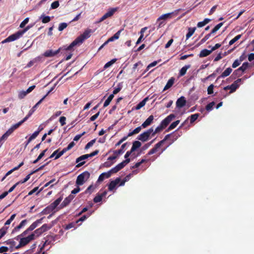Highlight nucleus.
<instances>
[{
    "label": "nucleus",
    "mask_w": 254,
    "mask_h": 254,
    "mask_svg": "<svg viewBox=\"0 0 254 254\" xmlns=\"http://www.w3.org/2000/svg\"><path fill=\"white\" fill-rule=\"evenodd\" d=\"M179 136L180 135L176 131L173 132L172 133L167 134L163 139L156 143L154 145V147L149 151V152L147 154V155L149 156L156 153L158 149L161 146V145H162V144L169 138H170V140L171 141L169 145H170L175 141H176L178 138Z\"/></svg>",
    "instance_id": "obj_1"
},
{
    "label": "nucleus",
    "mask_w": 254,
    "mask_h": 254,
    "mask_svg": "<svg viewBox=\"0 0 254 254\" xmlns=\"http://www.w3.org/2000/svg\"><path fill=\"white\" fill-rule=\"evenodd\" d=\"M93 32L92 29H87L81 34L79 36L77 37L66 48V50L69 51L71 50L73 47L77 45L82 44L83 42L91 36V33Z\"/></svg>",
    "instance_id": "obj_2"
},
{
    "label": "nucleus",
    "mask_w": 254,
    "mask_h": 254,
    "mask_svg": "<svg viewBox=\"0 0 254 254\" xmlns=\"http://www.w3.org/2000/svg\"><path fill=\"white\" fill-rule=\"evenodd\" d=\"M27 121L26 118H24L22 120L19 122L18 123L13 125L8 130L4 133L2 136L0 138V144H1L5 140L7 137L13 132V131L17 129L20 125L24 122Z\"/></svg>",
    "instance_id": "obj_3"
},
{
    "label": "nucleus",
    "mask_w": 254,
    "mask_h": 254,
    "mask_svg": "<svg viewBox=\"0 0 254 254\" xmlns=\"http://www.w3.org/2000/svg\"><path fill=\"white\" fill-rule=\"evenodd\" d=\"M75 145L74 141L71 142L66 147L64 148L61 151L59 152V149L55 151L50 156V158H52L55 156V159H58L61 156H62L66 151L71 149Z\"/></svg>",
    "instance_id": "obj_4"
},
{
    "label": "nucleus",
    "mask_w": 254,
    "mask_h": 254,
    "mask_svg": "<svg viewBox=\"0 0 254 254\" xmlns=\"http://www.w3.org/2000/svg\"><path fill=\"white\" fill-rule=\"evenodd\" d=\"M90 174L88 171H84L82 173L79 175L76 180V184L77 186H81L87 181L90 178Z\"/></svg>",
    "instance_id": "obj_5"
},
{
    "label": "nucleus",
    "mask_w": 254,
    "mask_h": 254,
    "mask_svg": "<svg viewBox=\"0 0 254 254\" xmlns=\"http://www.w3.org/2000/svg\"><path fill=\"white\" fill-rule=\"evenodd\" d=\"M153 132V127H150L147 130L144 131L142 133L140 134L137 137V139L142 142L147 141L150 137V136H152V132Z\"/></svg>",
    "instance_id": "obj_6"
},
{
    "label": "nucleus",
    "mask_w": 254,
    "mask_h": 254,
    "mask_svg": "<svg viewBox=\"0 0 254 254\" xmlns=\"http://www.w3.org/2000/svg\"><path fill=\"white\" fill-rule=\"evenodd\" d=\"M175 117L174 114H171L165 118L160 125L165 129Z\"/></svg>",
    "instance_id": "obj_7"
},
{
    "label": "nucleus",
    "mask_w": 254,
    "mask_h": 254,
    "mask_svg": "<svg viewBox=\"0 0 254 254\" xmlns=\"http://www.w3.org/2000/svg\"><path fill=\"white\" fill-rule=\"evenodd\" d=\"M118 9V7L112 8H110L105 14H104L100 19L99 22H102L108 18V17H110L112 16L116 12Z\"/></svg>",
    "instance_id": "obj_8"
},
{
    "label": "nucleus",
    "mask_w": 254,
    "mask_h": 254,
    "mask_svg": "<svg viewBox=\"0 0 254 254\" xmlns=\"http://www.w3.org/2000/svg\"><path fill=\"white\" fill-rule=\"evenodd\" d=\"M22 35L19 31L16 32V33L9 36L7 38H6L2 43L5 42H9L14 41L18 39H19Z\"/></svg>",
    "instance_id": "obj_9"
},
{
    "label": "nucleus",
    "mask_w": 254,
    "mask_h": 254,
    "mask_svg": "<svg viewBox=\"0 0 254 254\" xmlns=\"http://www.w3.org/2000/svg\"><path fill=\"white\" fill-rule=\"evenodd\" d=\"M33 240H34V234H31L27 237L20 238V242L21 245L22 244L23 246H25Z\"/></svg>",
    "instance_id": "obj_10"
},
{
    "label": "nucleus",
    "mask_w": 254,
    "mask_h": 254,
    "mask_svg": "<svg viewBox=\"0 0 254 254\" xmlns=\"http://www.w3.org/2000/svg\"><path fill=\"white\" fill-rule=\"evenodd\" d=\"M74 197V196L72 194H70L69 196L66 197L61 204L59 209L63 208L68 205Z\"/></svg>",
    "instance_id": "obj_11"
},
{
    "label": "nucleus",
    "mask_w": 254,
    "mask_h": 254,
    "mask_svg": "<svg viewBox=\"0 0 254 254\" xmlns=\"http://www.w3.org/2000/svg\"><path fill=\"white\" fill-rule=\"evenodd\" d=\"M87 158H88L87 154H84V155H81L80 157H78L76 159V163H78L76 165V167L79 168V167H80L81 166H82V165H83L85 164V161L81 162V161L83 160L86 159Z\"/></svg>",
    "instance_id": "obj_12"
},
{
    "label": "nucleus",
    "mask_w": 254,
    "mask_h": 254,
    "mask_svg": "<svg viewBox=\"0 0 254 254\" xmlns=\"http://www.w3.org/2000/svg\"><path fill=\"white\" fill-rule=\"evenodd\" d=\"M63 199V196H61L60 197L55 200L53 203L50 204L48 206L51 209V210L53 211L60 204Z\"/></svg>",
    "instance_id": "obj_13"
},
{
    "label": "nucleus",
    "mask_w": 254,
    "mask_h": 254,
    "mask_svg": "<svg viewBox=\"0 0 254 254\" xmlns=\"http://www.w3.org/2000/svg\"><path fill=\"white\" fill-rule=\"evenodd\" d=\"M45 98V96H44L41 99H40L29 111L28 115L25 117L26 119L27 120L35 112L37 107L42 102V101Z\"/></svg>",
    "instance_id": "obj_14"
},
{
    "label": "nucleus",
    "mask_w": 254,
    "mask_h": 254,
    "mask_svg": "<svg viewBox=\"0 0 254 254\" xmlns=\"http://www.w3.org/2000/svg\"><path fill=\"white\" fill-rule=\"evenodd\" d=\"M186 100L185 97L181 96L176 101V107L177 108L180 109L184 107L186 104Z\"/></svg>",
    "instance_id": "obj_15"
},
{
    "label": "nucleus",
    "mask_w": 254,
    "mask_h": 254,
    "mask_svg": "<svg viewBox=\"0 0 254 254\" xmlns=\"http://www.w3.org/2000/svg\"><path fill=\"white\" fill-rule=\"evenodd\" d=\"M61 48H59L56 51H53L52 50H49L46 51L43 54L45 57H53L60 53Z\"/></svg>",
    "instance_id": "obj_16"
},
{
    "label": "nucleus",
    "mask_w": 254,
    "mask_h": 254,
    "mask_svg": "<svg viewBox=\"0 0 254 254\" xmlns=\"http://www.w3.org/2000/svg\"><path fill=\"white\" fill-rule=\"evenodd\" d=\"M121 181L120 178H117L115 180L111 181L108 185V190L110 191L113 190Z\"/></svg>",
    "instance_id": "obj_17"
},
{
    "label": "nucleus",
    "mask_w": 254,
    "mask_h": 254,
    "mask_svg": "<svg viewBox=\"0 0 254 254\" xmlns=\"http://www.w3.org/2000/svg\"><path fill=\"white\" fill-rule=\"evenodd\" d=\"M154 120V116L150 115L141 125L143 128H146L147 127L150 125Z\"/></svg>",
    "instance_id": "obj_18"
},
{
    "label": "nucleus",
    "mask_w": 254,
    "mask_h": 254,
    "mask_svg": "<svg viewBox=\"0 0 254 254\" xmlns=\"http://www.w3.org/2000/svg\"><path fill=\"white\" fill-rule=\"evenodd\" d=\"M44 217L41 218V219L37 220L36 221L33 222L28 228V230H30V231H33L34 229H35L39 224L42 223V220L43 219Z\"/></svg>",
    "instance_id": "obj_19"
},
{
    "label": "nucleus",
    "mask_w": 254,
    "mask_h": 254,
    "mask_svg": "<svg viewBox=\"0 0 254 254\" xmlns=\"http://www.w3.org/2000/svg\"><path fill=\"white\" fill-rule=\"evenodd\" d=\"M111 177L109 172L102 173L99 177L97 182L100 183L104 181L105 178H109Z\"/></svg>",
    "instance_id": "obj_20"
},
{
    "label": "nucleus",
    "mask_w": 254,
    "mask_h": 254,
    "mask_svg": "<svg viewBox=\"0 0 254 254\" xmlns=\"http://www.w3.org/2000/svg\"><path fill=\"white\" fill-rule=\"evenodd\" d=\"M27 220L24 219L22 220L20 223L15 227L12 230V233H14L15 232L18 231L21 228H22L23 227H24L27 223Z\"/></svg>",
    "instance_id": "obj_21"
},
{
    "label": "nucleus",
    "mask_w": 254,
    "mask_h": 254,
    "mask_svg": "<svg viewBox=\"0 0 254 254\" xmlns=\"http://www.w3.org/2000/svg\"><path fill=\"white\" fill-rule=\"evenodd\" d=\"M232 71V69L230 67H228L226 68L220 75L217 79H219L220 78H225V77L228 76L230 74L231 72Z\"/></svg>",
    "instance_id": "obj_22"
},
{
    "label": "nucleus",
    "mask_w": 254,
    "mask_h": 254,
    "mask_svg": "<svg viewBox=\"0 0 254 254\" xmlns=\"http://www.w3.org/2000/svg\"><path fill=\"white\" fill-rule=\"evenodd\" d=\"M212 53L211 50H208L204 49L202 50L199 53L198 56L199 58H203L209 55Z\"/></svg>",
    "instance_id": "obj_23"
},
{
    "label": "nucleus",
    "mask_w": 254,
    "mask_h": 254,
    "mask_svg": "<svg viewBox=\"0 0 254 254\" xmlns=\"http://www.w3.org/2000/svg\"><path fill=\"white\" fill-rule=\"evenodd\" d=\"M174 82H175V78L174 77H172L171 78H170L169 79V80L168 81L167 84H166L165 86L164 87L163 90L164 91L168 89L169 88H170V87H171L173 86V85L174 84Z\"/></svg>",
    "instance_id": "obj_24"
},
{
    "label": "nucleus",
    "mask_w": 254,
    "mask_h": 254,
    "mask_svg": "<svg viewBox=\"0 0 254 254\" xmlns=\"http://www.w3.org/2000/svg\"><path fill=\"white\" fill-rule=\"evenodd\" d=\"M141 145V143L140 141L136 140L134 141L132 143V145L131 148V152H134L137 148H139Z\"/></svg>",
    "instance_id": "obj_25"
},
{
    "label": "nucleus",
    "mask_w": 254,
    "mask_h": 254,
    "mask_svg": "<svg viewBox=\"0 0 254 254\" xmlns=\"http://www.w3.org/2000/svg\"><path fill=\"white\" fill-rule=\"evenodd\" d=\"M173 14V12H171L163 14L157 19V21H160L161 20H165L167 18H171Z\"/></svg>",
    "instance_id": "obj_26"
},
{
    "label": "nucleus",
    "mask_w": 254,
    "mask_h": 254,
    "mask_svg": "<svg viewBox=\"0 0 254 254\" xmlns=\"http://www.w3.org/2000/svg\"><path fill=\"white\" fill-rule=\"evenodd\" d=\"M190 64L186 65L184 66H183L180 70L179 75L180 76H182L184 75L186 73V72H187V70H188V69L190 68Z\"/></svg>",
    "instance_id": "obj_27"
},
{
    "label": "nucleus",
    "mask_w": 254,
    "mask_h": 254,
    "mask_svg": "<svg viewBox=\"0 0 254 254\" xmlns=\"http://www.w3.org/2000/svg\"><path fill=\"white\" fill-rule=\"evenodd\" d=\"M24 164L23 162L20 163L17 166L13 168L12 169L8 171L5 175V177H6L8 175H10L14 171L18 170Z\"/></svg>",
    "instance_id": "obj_28"
},
{
    "label": "nucleus",
    "mask_w": 254,
    "mask_h": 254,
    "mask_svg": "<svg viewBox=\"0 0 254 254\" xmlns=\"http://www.w3.org/2000/svg\"><path fill=\"white\" fill-rule=\"evenodd\" d=\"M127 144V142L123 144H122V145L121 146V149H120L118 150L114 151V154L115 155H117L123 154L124 152V149L125 148V147L126 146Z\"/></svg>",
    "instance_id": "obj_29"
},
{
    "label": "nucleus",
    "mask_w": 254,
    "mask_h": 254,
    "mask_svg": "<svg viewBox=\"0 0 254 254\" xmlns=\"http://www.w3.org/2000/svg\"><path fill=\"white\" fill-rule=\"evenodd\" d=\"M164 128L159 125L154 130L153 129V132H152V136H154L157 133L161 132Z\"/></svg>",
    "instance_id": "obj_30"
},
{
    "label": "nucleus",
    "mask_w": 254,
    "mask_h": 254,
    "mask_svg": "<svg viewBox=\"0 0 254 254\" xmlns=\"http://www.w3.org/2000/svg\"><path fill=\"white\" fill-rule=\"evenodd\" d=\"M180 120H177L173 123H172L170 126L168 127V128L166 130V132H168L170 131L171 130L175 128L177 125L179 124Z\"/></svg>",
    "instance_id": "obj_31"
},
{
    "label": "nucleus",
    "mask_w": 254,
    "mask_h": 254,
    "mask_svg": "<svg viewBox=\"0 0 254 254\" xmlns=\"http://www.w3.org/2000/svg\"><path fill=\"white\" fill-rule=\"evenodd\" d=\"M211 20L209 18H205L203 21L198 22L197 26L199 28L202 27L208 23Z\"/></svg>",
    "instance_id": "obj_32"
},
{
    "label": "nucleus",
    "mask_w": 254,
    "mask_h": 254,
    "mask_svg": "<svg viewBox=\"0 0 254 254\" xmlns=\"http://www.w3.org/2000/svg\"><path fill=\"white\" fill-rule=\"evenodd\" d=\"M147 100H148V98L146 97V98H144L143 100H142L141 102H140L136 106L135 109L139 110L140 108H141L142 107H143L145 105V103H146V101H147Z\"/></svg>",
    "instance_id": "obj_33"
},
{
    "label": "nucleus",
    "mask_w": 254,
    "mask_h": 254,
    "mask_svg": "<svg viewBox=\"0 0 254 254\" xmlns=\"http://www.w3.org/2000/svg\"><path fill=\"white\" fill-rule=\"evenodd\" d=\"M141 126L140 127H138L136 128H135L134 129H133L132 131L129 132L127 134V136H131L133 135V134H137L139 133L141 129Z\"/></svg>",
    "instance_id": "obj_34"
},
{
    "label": "nucleus",
    "mask_w": 254,
    "mask_h": 254,
    "mask_svg": "<svg viewBox=\"0 0 254 254\" xmlns=\"http://www.w3.org/2000/svg\"><path fill=\"white\" fill-rule=\"evenodd\" d=\"M196 30L195 27L193 28H189L188 29V32L187 33L186 35V38L187 39H188L189 38H190L194 33L195 31Z\"/></svg>",
    "instance_id": "obj_35"
},
{
    "label": "nucleus",
    "mask_w": 254,
    "mask_h": 254,
    "mask_svg": "<svg viewBox=\"0 0 254 254\" xmlns=\"http://www.w3.org/2000/svg\"><path fill=\"white\" fill-rule=\"evenodd\" d=\"M40 19L43 23H47L51 21V18L49 16H45L44 14L41 16Z\"/></svg>",
    "instance_id": "obj_36"
},
{
    "label": "nucleus",
    "mask_w": 254,
    "mask_h": 254,
    "mask_svg": "<svg viewBox=\"0 0 254 254\" xmlns=\"http://www.w3.org/2000/svg\"><path fill=\"white\" fill-rule=\"evenodd\" d=\"M249 65V64L248 62H245L242 65L238 68L241 72L243 73L248 68Z\"/></svg>",
    "instance_id": "obj_37"
},
{
    "label": "nucleus",
    "mask_w": 254,
    "mask_h": 254,
    "mask_svg": "<svg viewBox=\"0 0 254 254\" xmlns=\"http://www.w3.org/2000/svg\"><path fill=\"white\" fill-rule=\"evenodd\" d=\"M7 229L8 227L7 226H3L0 229V239L6 233Z\"/></svg>",
    "instance_id": "obj_38"
},
{
    "label": "nucleus",
    "mask_w": 254,
    "mask_h": 254,
    "mask_svg": "<svg viewBox=\"0 0 254 254\" xmlns=\"http://www.w3.org/2000/svg\"><path fill=\"white\" fill-rule=\"evenodd\" d=\"M130 161V159H127L123 161L122 162L119 163L118 165H117L119 168L121 170L123 169L127 164H128Z\"/></svg>",
    "instance_id": "obj_39"
},
{
    "label": "nucleus",
    "mask_w": 254,
    "mask_h": 254,
    "mask_svg": "<svg viewBox=\"0 0 254 254\" xmlns=\"http://www.w3.org/2000/svg\"><path fill=\"white\" fill-rule=\"evenodd\" d=\"M117 61L116 59H114L111 60L110 61L107 63L104 66V69H107V68L111 66L112 65H113Z\"/></svg>",
    "instance_id": "obj_40"
},
{
    "label": "nucleus",
    "mask_w": 254,
    "mask_h": 254,
    "mask_svg": "<svg viewBox=\"0 0 254 254\" xmlns=\"http://www.w3.org/2000/svg\"><path fill=\"white\" fill-rule=\"evenodd\" d=\"M215 103L213 101L207 104L205 107V109L207 111L210 112L213 109V106L215 105Z\"/></svg>",
    "instance_id": "obj_41"
},
{
    "label": "nucleus",
    "mask_w": 254,
    "mask_h": 254,
    "mask_svg": "<svg viewBox=\"0 0 254 254\" xmlns=\"http://www.w3.org/2000/svg\"><path fill=\"white\" fill-rule=\"evenodd\" d=\"M242 73H243L240 71L239 69L238 68L233 72L231 76L233 77V78L235 79L236 78V77H240V76H241Z\"/></svg>",
    "instance_id": "obj_42"
},
{
    "label": "nucleus",
    "mask_w": 254,
    "mask_h": 254,
    "mask_svg": "<svg viewBox=\"0 0 254 254\" xmlns=\"http://www.w3.org/2000/svg\"><path fill=\"white\" fill-rule=\"evenodd\" d=\"M239 84H237L236 83H233L231 85H230L229 87L231 88L230 91L229 93H232L236 91V90L238 88Z\"/></svg>",
    "instance_id": "obj_43"
},
{
    "label": "nucleus",
    "mask_w": 254,
    "mask_h": 254,
    "mask_svg": "<svg viewBox=\"0 0 254 254\" xmlns=\"http://www.w3.org/2000/svg\"><path fill=\"white\" fill-rule=\"evenodd\" d=\"M199 114H194L193 115H191L189 117L190 119V123L191 124L193 123L194 121H195L198 117H199Z\"/></svg>",
    "instance_id": "obj_44"
},
{
    "label": "nucleus",
    "mask_w": 254,
    "mask_h": 254,
    "mask_svg": "<svg viewBox=\"0 0 254 254\" xmlns=\"http://www.w3.org/2000/svg\"><path fill=\"white\" fill-rule=\"evenodd\" d=\"M95 187L92 185H90L89 186L87 189L85 190L84 193L87 194V193H89V194H91L94 190H95Z\"/></svg>",
    "instance_id": "obj_45"
},
{
    "label": "nucleus",
    "mask_w": 254,
    "mask_h": 254,
    "mask_svg": "<svg viewBox=\"0 0 254 254\" xmlns=\"http://www.w3.org/2000/svg\"><path fill=\"white\" fill-rule=\"evenodd\" d=\"M52 226H49L47 224H43L40 228L42 232H45L51 228Z\"/></svg>",
    "instance_id": "obj_46"
},
{
    "label": "nucleus",
    "mask_w": 254,
    "mask_h": 254,
    "mask_svg": "<svg viewBox=\"0 0 254 254\" xmlns=\"http://www.w3.org/2000/svg\"><path fill=\"white\" fill-rule=\"evenodd\" d=\"M241 36H242L241 34L238 35L235 37H234L233 39L231 40L229 43V45L231 46V45H233L235 42H236L238 40H239L241 38Z\"/></svg>",
    "instance_id": "obj_47"
},
{
    "label": "nucleus",
    "mask_w": 254,
    "mask_h": 254,
    "mask_svg": "<svg viewBox=\"0 0 254 254\" xmlns=\"http://www.w3.org/2000/svg\"><path fill=\"white\" fill-rule=\"evenodd\" d=\"M67 26V24L66 23H61L59 24L58 30L59 31H63L64 29H65Z\"/></svg>",
    "instance_id": "obj_48"
},
{
    "label": "nucleus",
    "mask_w": 254,
    "mask_h": 254,
    "mask_svg": "<svg viewBox=\"0 0 254 254\" xmlns=\"http://www.w3.org/2000/svg\"><path fill=\"white\" fill-rule=\"evenodd\" d=\"M96 139H94L91 140L90 141H89L88 143H87V144L85 146V149H87L89 148L90 147H91L96 142Z\"/></svg>",
    "instance_id": "obj_49"
},
{
    "label": "nucleus",
    "mask_w": 254,
    "mask_h": 254,
    "mask_svg": "<svg viewBox=\"0 0 254 254\" xmlns=\"http://www.w3.org/2000/svg\"><path fill=\"white\" fill-rule=\"evenodd\" d=\"M28 94L26 91H21L18 93V98L20 99L24 98Z\"/></svg>",
    "instance_id": "obj_50"
},
{
    "label": "nucleus",
    "mask_w": 254,
    "mask_h": 254,
    "mask_svg": "<svg viewBox=\"0 0 254 254\" xmlns=\"http://www.w3.org/2000/svg\"><path fill=\"white\" fill-rule=\"evenodd\" d=\"M102 196L100 194H97V195L94 198L93 201L95 203L100 202L102 200Z\"/></svg>",
    "instance_id": "obj_51"
},
{
    "label": "nucleus",
    "mask_w": 254,
    "mask_h": 254,
    "mask_svg": "<svg viewBox=\"0 0 254 254\" xmlns=\"http://www.w3.org/2000/svg\"><path fill=\"white\" fill-rule=\"evenodd\" d=\"M43 233L42 232V230L40 229V228H38L34 231V232L32 234H34V238H35V236L39 237L41 235H42Z\"/></svg>",
    "instance_id": "obj_52"
},
{
    "label": "nucleus",
    "mask_w": 254,
    "mask_h": 254,
    "mask_svg": "<svg viewBox=\"0 0 254 254\" xmlns=\"http://www.w3.org/2000/svg\"><path fill=\"white\" fill-rule=\"evenodd\" d=\"M51 212H52V210H51V209L49 208V207L48 206L45 208H44L42 211L41 212V214L45 215V214H48L50 213Z\"/></svg>",
    "instance_id": "obj_53"
},
{
    "label": "nucleus",
    "mask_w": 254,
    "mask_h": 254,
    "mask_svg": "<svg viewBox=\"0 0 254 254\" xmlns=\"http://www.w3.org/2000/svg\"><path fill=\"white\" fill-rule=\"evenodd\" d=\"M91 213L88 214V215H84L82 217H81L78 220L76 221V223H78L79 222H82L86 220L90 215Z\"/></svg>",
    "instance_id": "obj_54"
},
{
    "label": "nucleus",
    "mask_w": 254,
    "mask_h": 254,
    "mask_svg": "<svg viewBox=\"0 0 254 254\" xmlns=\"http://www.w3.org/2000/svg\"><path fill=\"white\" fill-rule=\"evenodd\" d=\"M241 62H242V60H239L238 59L236 60L232 64V67L233 68L237 67L241 64Z\"/></svg>",
    "instance_id": "obj_55"
},
{
    "label": "nucleus",
    "mask_w": 254,
    "mask_h": 254,
    "mask_svg": "<svg viewBox=\"0 0 254 254\" xmlns=\"http://www.w3.org/2000/svg\"><path fill=\"white\" fill-rule=\"evenodd\" d=\"M5 243L7 245H10L11 248L14 247L16 244L15 242L12 239H9L7 240Z\"/></svg>",
    "instance_id": "obj_56"
},
{
    "label": "nucleus",
    "mask_w": 254,
    "mask_h": 254,
    "mask_svg": "<svg viewBox=\"0 0 254 254\" xmlns=\"http://www.w3.org/2000/svg\"><path fill=\"white\" fill-rule=\"evenodd\" d=\"M59 1L56 0L51 4V7L52 9H56L59 6Z\"/></svg>",
    "instance_id": "obj_57"
},
{
    "label": "nucleus",
    "mask_w": 254,
    "mask_h": 254,
    "mask_svg": "<svg viewBox=\"0 0 254 254\" xmlns=\"http://www.w3.org/2000/svg\"><path fill=\"white\" fill-rule=\"evenodd\" d=\"M29 18L28 17L26 18L20 24L19 27L21 28H24L26 24L29 22Z\"/></svg>",
    "instance_id": "obj_58"
},
{
    "label": "nucleus",
    "mask_w": 254,
    "mask_h": 254,
    "mask_svg": "<svg viewBox=\"0 0 254 254\" xmlns=\"http://www.w3.org/2000/svg\"><path fill=\"white\" fill-rule=\"evenodd\" d=\"M37 60L36 59H34L31 61H30L27 64V65L26 66V67H31L32 66H33L34 64H35L36 63H37Z\"/></svg>",
    "instance_id": "obj_59"
},
{
    "label": "nucleus",
    "mask_w": 254,
    "mask_h": 254,
    "mask_svg": "<svg viewBox=\"0 0 254 254\" xmlns=\"http://www.w3.org/2000/svg\"><path fill=\"white\" fill-rule=\"evenodd\" d=\"M212 35L211 34V33H209V34L206 35L203 38H202L200 41V44H203L206 41H207L210 37Z\"/></svg>",
    "instance_id": "obj_60"
},
{
    "label": "nucleus",
    "mask_w": 254,
    "mask_h": 254,
    "mask_svg": "<svg viewBox=\"0 0 254 254\" xmlns=\"http://www.w3.org/2000/svg\"><path fill=\"white\" fill-rule=\"evenodd\" d=\"M32 174H31V172L29 174L27 175L26 176V177L23 180H21L20 181L18 182V183H19V184H23V183L26 182L30 179L31 175Z\"/></svg>",
    "instance_id": "obj_61"
},
{
    "label": "nucleus",
    "mask_w": 254,
    "mask_h": 254,
    "mask_svg": "<svg viewBox=\"0 0 254 254\" xmlns=\"http://www.w3.org/2000/svg\"><path fill=\"white\" fill-rule=\"evenodd\" d=\"M32 26L33 25H29L25 27L22 30L19 31L21 33L22 35H23L26 32H27L29 29L32 27Z\"/></svg>",
    "instance_id": "obj_62"
},
{
    "label": "nucleus",
    "mask_w": 254,
    "mask_h": 254,
    "mask_svg": "<svg viewBox=\"0 0 254 254\" xmlns=\"http://www.w3.org/2000/svg\"><path fill=\"white\" fill-rule=\"evenodd\" d=\"M213 88H214V85L212 84H211L208 87V88H207L208 94L210 95L213 93Z\"/></svg>",
    "instance_id": "obj_63"
},
{
    "label": "nucleus",
    "mask_w": 254,
    "mask_h": 254,
    "mask_svg": "<svg viewBox=\"0 0 254 254\" xmlns=\"http://www.w3.org/2000/svg\"><path fill=\"white\" fill-rule=\"evenodd\" d=\"M39 134V131H35L30 137V140H32L33 139L36 138V137Z\"/></svg>",
    "instance_id": "obj_64"
}]
</instances>
